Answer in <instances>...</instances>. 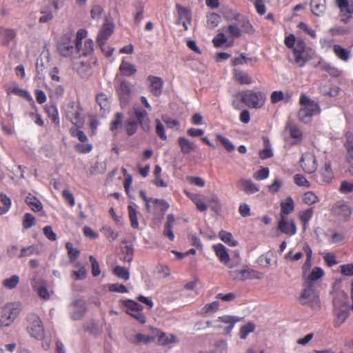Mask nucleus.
<instances>
[{
    "label": "nucleus",
    "mask_w": 353,
    "mask_h": 353,
    "mask_svg": "<svg viewBox=\"0 0 353 353\" xmlns=\"http://www.w3.org/2000/svg\"><path fill=\"white\" fill-rule=\"evenodd\" d=\"M179 143L181 146V151L184 154L196 152L195 145L183 137L179 139Z\"/></svg>",
    "instance_id": "ea45409f"
},
{
    "label": "nucleus",
    "mask_w": 353,
    "mask_h": 353,
    "mask_svg": "<svg viewBox=\"0 0 353 353\" xmlns=\"http://www.w3.org/2000/svg\"><path fill=\"white\" fill-rule=\"evenodd\" d=\"M234 79L241 84H250L252 83V79L249 75L241 70H234Z\"/></svg>",
    "instance_id": "c03bdc74"
},
{
    "label": "nucleus",
    "mask_w": 353,
    "mask_h": 353,
    "mask_svg": "<svg viewBox=\"0 0 353 353\" xmlns=\"http://www.w3.org/2000/svg\"><path fill=\"white\" fill-rule=\"evenodd\" d=\"M285 130L289 132L290 137L294 139L301 140L302 139V131L297 126L289 123L286 125Z\"/></svg>",
    "instance_id": "bf43d9fd"
},
{
    "label": "nucleus",
    "mask_w": 353,
    "mask_h": 353,
    "mask_svg": "<svg viewBox=\"0 0 353 353\" xmlns=\"http://www.w3.org/2000/svg\"><path fill=\"white\" fill-rule=\"evenodd\" d=\"M45 110L48 117L54 121L58 122L59 115L58 111L56 106L53 105H46L45 107Z\"/></svg>",
    "instance_id": "338daca9"
},
{
    "label": "nucleus",
    "mask_w": 353,
    "mask_h": 353,
    "mask_svg": "<svg viewBox=\"0 0 353 353\" xmlns=\"http://www.w3.org/2000/svg\"><path fill=\"white\" fill-rule=\"evenodd\" d=\"M184 192L195 204L198 210L202 212L207 211L208 205L205 203V201L203 199V198L201 197V196L197 194L190 193L188 191H185Z\"/></svg>",
    "instance_id": "393cba45"
},
{
    "label": "nucleus",
    "mask_w": 353,
    "mask_h": 353,
    "mask_svg": "<svg viewBox=\"0 0 353 353\" xmlns=\"http://www.w3.org/2000/svg\"><path fill=\"white\" fill-rule=\"evenodd\" d=\"M349 316V312L347 306L344 309L338 308L335 305V320L336 326H341Z\"/></svg>",
    "instance_id": "c756f323"
},
{
    "label": "nucleus",
    "mask_w": 353,
    "mask_h": 353,
    "mask_svg": "<svg viewBox=\"0 0 353 353\" xmlns=\"http://www.w3.org/2000/svg\"><path fill=\"white\" fill-rule=\"evenodd\" d=\"M93 43L91 40H85L84 42L83 48L79 46V50H76V57L80 58L81 56H87L90 54L93 50Z\"/></svg>",
    "instance_id": "4c0bfd02"
},
{
    "label": "nucleus",
    "mask_w": 353,
    "mask_h": 353,
    "mask_svg": "<svg viewBox=\"0 0 353 353\" xmlns=\"http://www.w3.org/2000/svg\"><path fill=\"white\" fill-rule=\"evenodd\" d=\"M67 117L73 123H77L80 115L79 108L75 105L74 102H70L68 105Z\"/></svg>",
    "instance_id": "72a5a7b5"
},
{
    "label": "nucleus",
    "mask_w": 353,
    "mask_h": 353,
    "mask_svg": "<svg viewBox=\"0 0 353 353\" xmlns=\"http://www.w3.org/2000/svg\"><path fill=\"white\" fill-rule=\"evenodd\" d=\"M57 49L60 54L63 57H72L74 59L76 57L77 45H74V41L72 40L70 35H64L60 39L57 45Z\"/></svg>",
    "instance_id": "423d86ee"
},
{
    "label": "nucleus",
    "mask_w": 353,
    "mask_h": 353,
    "mask_svg": "<svg viewBox=\"0 0 353 353\" xmlns=\"http://www.w3.org/2000/svg\"><path fill=\"white\" fill-rule=\"evenodd\" d=\"M321 176L324 182L330 183L334 178V174L331 169V162L325 159L321 170Z\"/></svg>",
    "instance_id": "c85d7f7f"
},
{
    "label": "nucleus",
    "mask_w": 353,
    "mask_h": 353,
    "mask_svg": "<svg viewBox=\"0 0 353 353\" xmlns=\"http://www.w3.org/2000/svg\"><path fill=\"white\" fill-rule=\"evenodd\" d=\"M31 285L37 295L42 299H50L52 292L47 288V283L43 279H34L31 281Z\"/></svg>",
    "instance_id": "4468645a"
},
{
    "label": "nucleus",
    "mask_w": 353,
    "mask_h": 353,
    "mask_svg": "<svg viewBox=\"0 0 353 353\" xmlns=\"http://www.w3.org/2000/svg\"><path fill=\"white\" fill-rule=\"evenodd\" d=\"M123 305L125 307V310L130 315L134 314L137 310H143L142 305L132 300L125 301L123 303Z\"/></svg>",
    "instance_id": "09e8293b"
},
{
    "label": "nucleus",
    "mask_w": 353,
    "mask_h": 353,
    "mask_svg": "<svg viewBox=\"0 0 353 353\" xmlns=\"http://www.w3.org/2000/svg\"><path fill=\"white\" fill-rule=\"evenodd\" d=\"M302 201L306 205H311L318 203L319 198L314 192L309 191L302 195Z\"/></svg>",
    "instance_id": "6e6d98bb"
},
{
    "label": "nucleus",
    "mask_w": 353,
    "mask_h": 353,
    "mask_svg": "<svg viewBox=\"0 0 353 353\" xmlns=\"http://www.w3.org/2000/svg\"><path fill=\"white\" fill-rule=\"evenodd\" d=\"M324 275L323 270L319 267H314L305 273L303 277L307 281H315L321 279Z\"/></svg>",
    "instance_id": "7c9ffc66"
},
{
    "label": "nucleus",
    "mask_w": 353,
    "mask_h": 353,
    "mask_svg": "<svg viewBox=\"0 0 353 353\" xmlns=\"http://www.w3.org/2000/svg\"><path fill=\"white\" fill-rule=\"evenodd\" d=\"M230 276L234 279L245 280L248 279H260L263 274L248 268H244L241 270H230Z\"/></svg>",
    "instance_id": "ddd939ff"
},
{
    "label": "nucleus",
    "mask_w": 353,
    "mask_h": 353,
    "mask_svg": "<svg viewBox=\"0 0 353 353\" xmlns=\"http://www.w3.org/2000/svg\"><path fill=\"white\" fill-rule=\"evenodd\" d=\"M234 97H240L243 103L252 108H259L263 105L265 97L261 92H255L248 90L234 94Z\"/></svg>",
    "instance_id": "20e7f679"
},
{
    "label": "nucleus",
    "mask_w": 353,
    "mask_h": 353,
    "mask_svg": "<svg viewBox=\"0 0 353 353\" xmlns=\"http://www.w3.org/2000/svg\"><path fill=\"white\" fill-rule=\"evenodd\" d=\"M300 165L305 172L312 174L317 168V160L315 156H302Z\"/></svg>",
    "instance_id": "6ab92c4d"
},
{
    "label": "nucleus",
    "mask_w": 353,
    "mask_h": 353,
    "mask_svg": "<svg viewBox=\"0 0 353 353\" xmlns=\"http://www.w3.org/2000/svg\"><path fill=\"white\" fill-rule=\"evenodd\" d=\"M153 334L154 335V340L157 339L158 343L161 345L175 343L179 341L177 338L173 334L161 332L157 329L153 328Z\"/></svg>",
    "instance_id": "aec40b11"
},
{
    "label": "nucleus",
    "mask_w": 353,
    "mask_h": 353,
    "mask_svg": "<svg viewBox=\"0 0 353 353\" xmlns=\"http://www.w3.org/2000/svg\"><path fill=\"white\" fill-rule=\"evenodd\" d=\"M299 104L301 105V108L299 110L298 117L304 123H310L312 117L320 112L319 104L305 94H302L301 95Z\"/></svg>",
    "instance_id": "f03ea898"
},
{
    "label": "nucleus",
    "mask_w": 353,
    "mask_h": 353,
    "mask_svg": "<svg viewBox=\"0 0 353 353\" xmlns=\"http://www.w3.org/2000/svg\"><path fill=\"white\" fill-rule=\"evenodd\" d=\"M20 278L18 275H12L6 278L2 283L3 286L8 290L14 289L19 283Z\"/></svg>",
    "instance_id": "49530a36"
},
{
    "label": "nucleus",
    "mask_w": 353,
    "mask_h": 353,
    "mask_svg": "<svg viewBox=\"0 0 353 353\" xmlns=\"http://www.w3.org/2000/svg\"><path fill=\"white\" fill-rule=\"evenodd\" d=\"M313 216V209L308 208L299 213V218L303 224V230H306L308 223Z\"/></svg>",
    "instance_id": "c9c22d12"
},
{
    "label": "nucleus",
    "mask_w": 353,
    "mask_h": 353,
    "mask_svg": "<svg viewBox=\"0 0 353 353\" xmlns=\"http://www.w3.org/2000/svg\"><path fill=\"white\" fill-rule=\"evenodd\" d=\"M299 301L301 304L310 305L313 309H318L320 307L319 296L310 285L303 290Z\"/></svg>",
    "instance_id": "0eeeda50"
},
{
    "label": "nucleus",
    "mask_w": 353,
    "mask_h": 353,
    "mask_svg": "<svg viewBox=\"0 0 353 353\" xmlns=\"http://www.w3.org/2000/svg\"><path fill=\"white\" fill-rule=\"evenodd\" d=\"M98 105L100 106L101 110L103 111V114L108 112L110 104L108 97L103 93H100L96 98Z\"/></svg>",
    "instance_id": "a19ab883"
},
{
    "label": "nucleus",
    "mask_w": 353,
    "mask_h": 353,
    "mask_svg": "<svg viewBox=\"0 0 353 353\" xmlns=\"http://www.w3.org/2000/svg\"><path fill=\"white\" fill-rule=\"evenodd\" d=\"M85 302L83 299L74 300L69 305L70 315L73 320L81 319L85 314Z\"/></svg>",
    "instance_id": "9d476101"
},
{
    "label": "nucleus",
    "mask_w": 353,
    "mask_h": 353,
    "mask_svg": "<svg viewBox=\"0 0 353 353\" xmlns=\"http://www.w3.org/2000/svg\"><path fill=\"white\" fill-rule=\"evenodd\" d=\"M25 201L34 212H39L43 208V205L41 201L31 194H28L26 196Z\"/></svg>",
    "instance_id": "473e14b6"
},
{
    "label": "nucleus",
    "mask_w": 353,
    "mask_h": 353,
    "mask_svg": "<svg viewBox=\"0 0 353 353\" xmlns=\"http://www.w3.org/2000/svg\"><path fill=\"white\" fill-rule=\"evenodd\" d=\"M219 302L218 301H214L202 307L199 310V313L203 315L215 313L219 310Z\"/></svg>",
    "instance_id": "58836bf2"
},
{
    "label": "nucleus",
    "mask_w": 353,
    "mask_h": 353,
    "mask_svg": "<svg viewBox=\"0 0 353 353\" xmlns=\"http://www.w3.org/2000/svg\"><path fill=\"white\" fill-rule=\"evenodd\" d=\"M320 92L325 96L336 97L339 93L338 87L330 88L327 83H321L319 87Z\"/></svg>",
    "instance_id": "37998d69"
},
{
    "label": "nucleus",
    "mask_w": 353,
    "mask_h": 353,
    "mask_svg": "<svg viewBox=\"0 0 353 353\" xmlns=\"http://www.w3.org/2000/svg\"><path fill=\"white\" fill-rule=\"evenodd\" d=\"M176 8L179 15V23L185 20L190 23L192 17L190 10L179 4H177Z\"/></svg>",
    "instance_id": "8fccbe9b"
},
{
    "label": "nucleus",
    "mask_w": 353,
    "mask_h": 353,
    "mask_svg": "<svg viewBox=\"0 0 353 353\" xmlns=\"http://www.w3.org/2000/svg\"><path fill=\"white\" fill-rule=\"evenodd\" d=\"M236 186L240 190L248 195L255 194L260 190L259 185L254 183L251 179L244 178H241L236 181Z\"/></svg>",
    "instance_id": "2eb2a0df"
},
{
    "label": "nucleus",
    "mask_w": 353,
    "mask_h": 353,
    "mask_svg": "<svg viewBox=\"0 0 353 353\" xmlns=\"http://www.w3.org/2000/svg\"><path fill=\"white\" fill-rule=\"evenodd\" d=\"M316 67H319L321 70L326 71L331 76L338 77L340 74V71L336 68L335 67L332 66L329 63L323 61H319L316 65Z\"/></svg>",
    "instance_id": "a18cd8bd"
},
{
    "label": "nucleus",
    "mask_w": 353,
    "mask_h": 353,
    "mask_svg": "<svg viewBox=\"0 0 353 353\" xmlns=\"http://www.w3.org/2000/svg\"><path fill=\"white\" fill-rule=\"evenodd\" d=\"M336 3L344 15H351L353 13V1L348 0H336Z\"/></svg>",
    "instance_id": "2f4dec72"
},
{
    "label": "nucleus",
    "mask_w": 353,
    "mask_h": 353,
    "mask_svg": "<svg viewBox=\"0 0 353 353\" xmlns=\"http://www.w3.org/2000/svg\"><path fill=\"white\" fill-rule=\"evenodd\" d=\"M217 141L220 142L221 145L225 148L227 152H232L235 149V145L226 137L221 134H217L216 135Z\"/></svg>",
    "instance_id": "864d4df0"
},
{
    "label": "nucleus",
    "mask_w": 353,
    "mask_h": 353,
    "mask_svg": "<svg viewBox=\"0 0 353 353\" xmlns=\"http://www.w3.org/2000/svg\"><path fill=\"white\" fill-rule=\"evenodd\" d=\"M17 33L14 29L0 28V36L5 39V43L9 44L16 37Z\"/></svg>",
    "instance_id": "052dcab7"
},
{
    "label": "nucleus",
    "mask_w": 353,
    "mask_h": 353,
    "mask_svg": "<svg viewBox=\"0 0 353 353\" xmlns=\"http://www.w3.org/2000/svg\"><path fill=\"white\" fill-rule=\"evenodd\" d=\"M65 248L68 250V256L70 261L74 262L79 256V250L77 248H73L72 244L70 243H67L65 245Z\"/></svg>",
    "instance_id": "69168bd1"
},
{
    "label": "nucleus",
    "mask_w": 353,
    "mask_h": 353,
    "mask_svg": "<svg viewBox=\"0 0 353 353\" xmlns=\"http://www.w3.org/2000/svg\"><path fill=\"white\" fill-rule=\"evenodd\" d=\"M134 114L139 121V124L142 128L147 131L149 130V119L148 117L147 112L139 108H134Z\"/></svg>",
    "instance_id": "bb28decb"
},
{
    "label": "nucleus",
    "mask_w": 353,
    "mask_h": 353,
    "mask_svg": "<svg viewBox=\"0 0 353 353\" xmlns=\"http://www.w3.org/2000/svg\"><path fill=\"white\" fill-rule=\"evenodd\" d=\"M114 32V25L112 23H105L101 28L97 36V42L102 52L105 51L104 43Z\"/></svg>",
    "instance_id": "f3484780"
},
{
    "label": "nucleus",
    "mask_w": 353,
    "mask_h": 353,
    "mask_svg": "<svg viewBox=\"0 0 353 353\" xmlns=\"http://www.w3.org/2000/svg\"><path fill=\"white\" fill-rule=\"evenodd\" d=\"M294 181L296 185L300 187L310 188L311 183L302 174H297L294 176Z\"/></svg>",
    "instance_id": "774afa93"
},
{
    "label": "nucleus",
    "mask_w": 353,
    "mask_h": 353,
    "mask_svg": "<svg viewBox=\"0 0 353 353\" xmlns=\"http://www.w3.org/2000/svg\"><path fill=\"white\" fill-rule=\"evenodd\" d=\"M283 185V180L279 177H276L273 181L267 186L268 190L270 194H277Z\"/></svg>",
    "instance_id": "3c124183"
},
{
    "label": "nucleus",
    "mask_w": 353,
    "mask_h": 353,
    "mask_svg": "<svg viewBox=\"0 0 353 353\" xmlns=\"http://www.w3.org/2000/svg\"><path fill=\"white\" fill-rule=\"evenodd\" d=\"M234 22H232L227 29L229 37L235 39L241 37L242 32L249 34L254 33V28L245 17L236 13L234 14Z\"/></svg>",
    "instance_id": "f257e3e1"
},
{
    "label": "nucleus",
    "mask_w": 353,
    "mask_h": 353,
    "mask_svg": "<svg viewBox=\"0 0 353 353\" xmlns=\"http://www.w3.org/2000/svg\"><path fill=\"white\" fill-rule=\"evenodd\" d=\"M21 312V304L17 302L6 304L1 310L0 327L1 330L10 327L17 319Z\"/></svg>",
    "instance_id": "7ed1b4c3"
},
{
    "label": "nucleus",
    "mask_w": 353,
    "mask_h": 353,
    "mask_svg": "<svg viewBox=\"0 0 353 353\" xmlns=\"http://www.w3.org/2000/svg\"><path fill=\"white\" fill-rule=\"evenodd\" d=\"M76 70L82 78H87L91 74V68L89 63L81 61L76 64Z\"/></svg>",
    "instance_id": "de8ad7c7"
},
{
    "label": "nucleus",
    "mask_w": 353,
    "mask_h": 353,
    "mask_svg": "<svg viewBox=\"0 0 353 353\" xmlns=\"http://www.w3.org/2000/svg\"><path fill=\"white\" fill-rule=\"evenodd\" d=\"M333 51L336 56L342 61H347L350 57V52L346 49L343 48L339 45H334L333 46Z\"/></svg>",
    "instance_id": "13d9d810"
},
{
    "label": "nucleus",
    "mask_w": 353,
    "mask_h": 353,
    "mask_svg": "<svg viewBox=\"0 0 353 353\" xmlns=\"http://www.w3.org/2000/svg\"><path fill=\"white\" fill-rule=\"evenodd\" d=\"M88 272L85 267L79 261L74 263V270H72L70 277L74 281H81L86 279Z\"/></svg>",
    "instance_id": "5701e85b"
},
{
    "label": "nucleus",
    "mask_w": 353,
    "mask_h": 353,
    "mask_svg": "<svg viewBox=\"0 0 353 353\" xmlns=\"http://www.w3.org/2000/svg\"><path fill=\"white\" fill-rule=\"evenodd\" d=\"M325 0H311L310 9L312 12L316 15L321 16L325 10Z\"/></svg>",
    "instance_id": "cd10ccee"
},
{
    "label": "nucleus",
    "mask_w": 353,
    "mask_h": 353,
    "mask_svg": "<svg viewBox=\"0 0 353 353\" xmlns=\"http://www.w3.org/2000/svg\"><path fill=\"white\" fill-rule=\"evenodd\" d=\"M241 320L240 317L230 315L219 316L214 322L213 326L223 329L226 333H230L234 325Z\"/></svg>",
    "instance_id": "1a4fd4ad"
},
{
    "label": "nucleus",
    "mask_w": 353,
    "mask_h": 353,
    "mask_svg": "<svg viewBox=\"0 0 353 353\" xmlns=\"http://www.w3.org/2000/svg\"><path fill=\"white\" fill-rule=\"evenodd\" d=\"M123 115L122 113L117 112L114 115V119L110 123V130L112 132L114 135L118 133L119 129L121 128Z\"/></svg>",
    "instance_id": "e433bc0d"
},
{
    "label": "nucleus",
    "mask_w": 353,
    "mask_h": 353,
    "mask_svg": "<svg viewBox=\"0 0 353 353\" xmlns=\"http://www.w3.org/2000/svg\"><path fill=\"white\" fill-rule=\"evenodd\" d=\"M0 202L2 204V206H0V214H4L11 208V199L4 193H0Z\"/></svg>",
    "instance_id": "603ef678"
},
{
    "label": "nucleus",
    "mask_w": 353,
    "mask_h": 353,
    "mask_svg": "<svg viewBox=\"0 0 353 353\" xmlns=\"http://www.w3.org/2000/svg\"><path fill=\"white\" fill-rule=\"evenodd\" d=\"M128 214H129V219L130 221L131 227L134 229L139 228V221H138V211L134 207V205H130L128 207Z\"/></svg>",
    "instance_id": "79ce46f5"
},
{
    "label": "nucleus",
    "mask_w": 353,
    "mask_h": 353,
    "mask_svg": "<svg viewBox=\"0 0 353 353\" xmlns=\"http://www.w3.org/2000/svg\"><path fill=\"white\" fill-rule=\"evenodd\" d=\"M292 55L294 62L296 64L299 65L301 67L304 65L307 60V57L305 50V43L303 41H296V46L293 48Z\"/></svg>",
    "instance_id": "9b49d317"
},
{
    "label": "nucleus",
    "mask_w": 353,
    "mask_h": 353,
    "mask_svg": "<svg viewBox=\"0 0 353 353\" xmlns=\"http://www.w3.org/2000/svg\"><path fill=\"white\" fill-rule=\"evenodd\" d=\"M278 229L283 233L293 236L296 233V226L293 220H288L287 217H281L278 223Z\"/></svg>",
    "instance_id": "a211bd4d"
},
{
    "label": "nucleus",
    "mask_w": 353,
    "mask_h": 353,
    "mask_svg": "<svg viewBox=\"0 0 353 353\" xmlns=\"http://www.w3.org/2000/svg\"><path fill=\"white\" fill-rule=\"evenodd\" d=\"M212 249L221 263L224 264L230 269L233 268L234 266L230 263V256L228 250L223 244H215L212 246Z\"/></svg>",
    "instance_id": "dca6fc26"
},
{
    "label": "nucleus",
    "mask_w": 353,
    "mask_h": 353,
    "mask_svg": "<svg viewBox=\"0 0 353 353\" xmlns=\"http://www.w3.org/2000/svg\"><path fill=\"white\" fill-rule=\"evenodd\" d=\"M333 214L340 219L346 220L352 214V210L347 202L339 201L334 203L332 208Z\"/></svg>",
    "instance_id": "f8f14e48"
},
{
    "label": "nucleus",
    "mask_w": 353,
    "mask_h": 353,
    "mask_svg": "<svg viewBox=\"0 0 353 353\" xmlns=\"http://www.w3.org/2000/svg\"><path fill=\"white\" fill-rule=\"evenodd\" d=\"M43 252L42 246L32 244L28 246L22 247L18 255L19 259L29 257L32 255H40Z\"/></svg>",
    "instance_id": "4be33fe9"
},
{
    "label": "nucleus",
    "mask_w": 353,
    "mask_h": 353,
    "mask_svg": "<svg viewBox=\"0 0 353 353\" xmlns=\"http://www.w3.org/2000/svg\"><path fill=\"white\" fill-rule=\"evenodd\" d=\"M27 330L30 336L37 340H43L44 329L39 316L35 314H30L28 319Z\"/></svg>",
    "instance_id": "39448f33"
},
{
    "label": "nucleus",
    "mask_w": 353,
    "mask_h": 353,
    "mask_svg": "<svg viewBox=\"0 0 353 353\" xmlns=\"http://www.w3.org/2000/svg\"><path fill=\"white\" fill-rule=\"evenodd\" d=\"M120 103L122 106L128 104L132 99V88L130 83L125 79L120 80L116 87Z\"/></svg>",
    "instance_id": "6e6552de"
},
{
    "label": "nucleus",
    "mask_w": 353,
    "mask_h": 353,
    "mask_svg": "<svg viewBox=\"0 0 353 353\" xmlns=\"http://www.w3.org/2000/svg\"><path fill=\"white\" fill-rule=\"evenodd\" d=\"M152 204L157 212H165L170 207V205L163 199H154Z\"/></svg>",
    "instance_id": "0e129e2a"
},
{
    "label": "nucleus",
    "mask_w": 353,
    "mask_h": 353,
    "mask_svg": "<svg viewBox=\"0 0 353 353\" xmlns=\"http://www.w3.org/2000/svg\"><path fill=\"white\" fill-rule=\"evenodd\" d=\"M150 90L156 97L159 96L162 92L163 81L160 77L149 76Z\"/></svg>",
    "instance_id": "b1692460"
},
{
    "label": "nucleus",
    "mask_w": 353,
    "mask_h": 353,
    "mask_svg": "<svg viewBox=\"0 0 353 353\" xmlns=\"http://www.w3.org/2000/svg\"><path fill=\"white\" fill-rule=\"evenodd\" d=\"M294 210V202L291 196H288L281 202V217H287Z\"/></svg>",
    "instance_id": "a878e982"
},
{
    "label": "nucleus",
    "mask_w": 353,
    "mask_h": 353,
    "mask_svg": "<svg viewBox=\"0 0 353 353\" xmlns=\"http://www.w3.org/2000/svg\"><path fill=\"white\" fill-rule=\"evenodd\" d=\"M219 237L224 243L228 244L230 246L234 247L237 245V242L233 238L231 233L225 230H221L219 233Z\"/></svg>",
    "instance_id": "5fc2aeb1"
},
{
    "label": "nucleus",
    "mask_w": 353,
    "mask_h": 353,
    "mask_svg": "<svg viewBox=\"0 0 353 353\" xmlns=\"http://www.w3.org/2000/svg\"><path fill=\"white\" fill-rule=\"evenodd\" d=\"M113 273L119 278L123 280H128L130 278V273L127 268L122 266H117L113 270Z\"/></svg>",
    "instance_id": "680f3d73"
},
{
    "label": "nucleus",
    "mask_w": 353,
    "mask_h": 353,
    "mask_svg": "<svg viewBox=\"0 0 353 353\" xmlns=\"http://www.w3.org/2000/svg\"><path fill=\"white\" fill-rule=\"evenodd\" d=\"M129 341L136 345L139 344H148L154 341V335L153 334V328L151 329L150 332L148 334L143 333H136L130 336Z\"/></svg>",
    "instance_id": "412c9836"
},
{
    "label": "nucleus",
    "mask_w": 353,
    "mask_h": 353,
    "mask_svg": "<svg viewBox=\"0 0 353 353\" xmlns=\"http://www.w3.org/2000/svg\"><path fill=\"white\" fill-rule=\"evenodd\" d=\"M303 250L307 257L303 265V275H304L305 273H307L310 270V268L312 266V250L307 244H305L303 246Z\"/></svg>",
    "instance_id": "f704fd0d"
},
{
    "label": "nucleus",
    "mask_w": 353,
    "mask_h": 353,
    "mask_svg": "<svg viewBox=\"0 0 353 353\" xmlns=\"http://www.w3.org/2000/svg\"><path fill=\"white\" fill-rule=\"evenodd\" d=\"M8 94H14L20 96L21 97H23V98L28 99V101L32 100V97L30 95V94L26 90L21 89V88H19L18 86H15L13 88L8 90Z\"/></svg>",
    "instance_id": "e2e57ef3"
},
{
    "label": "nucleus",
    "mask_w": 353,
    "mask_h": 353,
    "mask_svg": "<svg viewBox=\"0 0 353 353\" xmlns=\"http://www.w3.org/2000/svg\"><path fill=\"white\" fill-rule=\"evenodd\" d=\"M119 70L125 76H132L137 72V70L133 64L125 61L121 62L119 66Z\"/></svg>",
    "instance_id": "4d7b16f0"
}]
</instances>
